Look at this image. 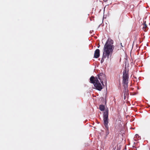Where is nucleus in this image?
I'll use <instances>...</instances> for the list:
<instances>
[{
    "mask_svg": "<svg viewBox=\"0 0 150 150\" xmlns=\"http://www.w3.org/2000/svg\"><path fill=\"white\" fill-rule=\"evenodd\" d=\"M113 41L110 39H108L106 42L103 48V51L102 57L100 61L101 63H102L106 57L109 59L110 54H112L114 48V46L112 45Z\"/></svg>",
    "mask_w": 150,
    "mask_h": 150,
    "instance_id": "1",
    "label": "nucleus"
},
{
    "mask_svg": "<svg viewBox=\"0 0 150 150\" xmlns=\"http://www.w3.org/2000/svg\"><path fill=\"white\" fill-rule=\"evenodd\" d=\"M105 106L103 105H101L99 106V108L100 110L101 111H104L103 112V120L104 122V125L106 129L108 131V110L107 109H106L105 110Z\"/></svg>",
    "mask_w": 150,
    "mask_h": 150,
    "instance_id": "2",
    "label": "nucleus"
},
{
    "mask_svg": "<svg viewBox=\"0 0 150 150\" xmlns=\"http://www.w3.org/2000/svg\"><path fill=\"white\" fill-rule=\"evenodd\" d=\"M91 83H93L95 88L99 91H100L103 88L101 83L98 80L97 77L92 76L90 79Z\"/></svg>",
    "mask_w": 150,
    "mask_h": 150,
    "instance_id": "3",
    "label": "nucleus"
},
{
    "mask_svg": "<svg viewBox=\"0 0 150 150\" xmlns=\"http://www.w3.org/2000/svg\"><path fill=\"white\" fill-rule=\"evenodd\" d=\"M129 78L128 72H127L125 69L123 71L122 76V83L123 86L125 87H127L128 86Z\"/></svg>",
    "mask_w": 150,
    "mask_h": 150,
    "instance_id": "4",
    "label": "nucleus"
},
{
    "mask_svg": "<svg viewBox=\"0 0 150 150\" xmlns=\"http://www.w3.org/2000/svg\"><path fill=\"white\" fill-rule=\"evenodd\" d=\"M97 76L98 77V79L100 81V82L102 85L104 86V85L103 80L105 78V74L103 73H100L98 74Z\"/></svg>",
    "mask_w": 150,
    "mask_h": 150,
    "instance_id": "5",
    "label": "nucleus"
},
{
    "mask_svg": "<svg viewBox=\"0 0 150 150\" xmlns=\"http://www.w3.org/2000/svg\"><path fill=\"white\" fill-rule=\"evenodd\" d=\"M100 51L98 49H97L95 51L94 54V57L96 58H98L100 55Z\"/></svg>",
    "mask_w": 150,
    "mask_h": 150,
    "instance_id": "6",
    "label": "nucleus"
},
{
    "mask_svg": "<svg viewBox=\"0 0 150 150\" xmlns=\"http://www.w3.org/2000/svg\"><path fill=\"white\" fill-rule=\"evenodd\" d=\"M124 90L123 92L124 93V99H125V98L126 97L127 95H128V86L127 87H125L123 86Z\"/></svg>",
    "mask_w": 150,
    "mask_h": 150,
    "instance_id": "7",
    "label": "nucleus"
},
{
    "mask_svg": "<svg viewBox=\"0 0 150 150\" xmlns=\"http://www.w3.org/2000/svg\"><path fill=\"white\" fill-rule=\"evenodd\" d=\"M147 28V27L146 24H144L143 27L142 28L143 30H144V29H145L146 28Z\"/></svg>",
    "mask_w": 150,
    "mask_h": 150,
    "instance_id": "8",
    "label": "nucleus"
},
{
    "mask_svg": "<svg viewBox=\"0 0 150 150\" xmlns=\"http://www.w3.org/2000/svg\"><path fill=\"white\" fill-rule=\"evenodd\" d=\"M109 134L108 131V132H107L106 133V135H108Z\"/></svg>",
    "mask_w": 150,
    "mask_h": 150,
    "instance_id": "9",
    "label": "nucleus"
},
{
    "mask_svg": "<svg viewBox=\"0 0 150 150\" xmlns=\"http://www.w3.org/2000/svg\"><path fill=\"white\" fill-rule=\"evenodd\" d=\"M138 135L137 134H136V135H135V136H138Z\"/></svg>",
    "mask_w": 150,
    "mask_h": 150,
    "instance_id": "10",
    "label": "nucleus"
},
{
    "mask_svg": "<svg viewBox=\"0 0 150 150\" xmlns=\"http://www.w3.org/2000/svg\"><path fill=\"white\" fill-rule=\"evenodd\" d=\"M104 1H107V0H104Z\"/></svg>",
    "mask_w": 150,
    "mask_h": 150,
    "instance_id": "11",
    "label": "nucleus"
},
{
    "mask_svg": "<svg viewBox=\"0 0 150 150\" xmlns=\"http://www.w3.org/2000/svg\"><path fill=\"white\" fill-rule=\"evenodd\" d=\"M100 46L98 47L99 48V47Z\"/></svg>",
    "mask_w": 150,
    "mask_h": 150,
    "instance_id": "12",
    "label": "nucleus"
}]
</instances>
